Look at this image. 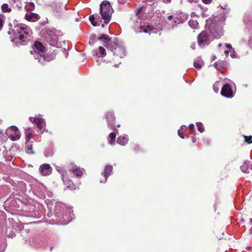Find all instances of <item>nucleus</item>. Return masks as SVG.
I'll list each match as a JSON object with an SVG mask.
<instances>
[{"instance_id": "nucleus-15", "label": "nucleus", "mask_w": 252, "mask_h": 252, "mask_svg": "<svg viewBox=\"0 0 252 252\" xmlns=\"http://www.w3.org/2000/svg\"><path fill=\"white\" fill-rule=\"evenodd\" d=\"M241 170L245 173H250V170H252V163L249 161L244 162L243 165L240 167Z\"/></svg>"}, {"instance_id": "nucleus-13", "label": "nucleus", "mask_w": 252, "mask_h": 252, "mask_svg": "<svg viewBox=\"0 0 252 252\" xmlns=\"http://www.w3.org/2000/svg\"><path fill=\"white\" fill-rule=\"evenodd\" d=\"M70 171L77 177H81L85 173V170L83 168L78 167L76 165H73Z\"/></svg>"}, {"instance_id": "nucleus-59", "label": "nucleus", "mask_w": 252, "mask_h": 252, "mask_svg": "<svg viewBox=\"0 0 252 252\" xmlns=\"http://www.w3.org/2000/svg\"><path fill=\"white\" fill-rule=\"evenodd\" d=\"M117 127H119V126H120V125H117Z\"/></svg>"}, {"instance_id": "nucleus-35", "label": "nucleus", "mask_w": 252, "mask_h": 252, "mask_svg": "<svg viewBox=\"0 0 252 252\" xmlns=\"http://www.w3.org/2000/svg\"><path fill=\"white\" fill-rule=\"evenodd\" d=\"M7 235L8 237L12 238L16 236V234L13 231L10 230Z\"/></svg>"}, {"instance_id": "nucleus-8", "label": "nucleus", "mask_w": 252, "mask_h": 252, "mask_svg": "<svg viewBox=\"0 0 252 252\" xmlns=\"http://www.w3.org/2000/svg\"><path fill=\"white\" fill-rule=\"evenodd\" d=\"M29 119L31 122H33L36 124L38 128L41 130L42 132L44 130L45 122L42 118L39 117L36 118L30 117Z\"/></svg>"}, {"instance_id": "nucleus-54", "label": "nucleus", "mask_w": 252, "mask_h": 252, "mask_svg": "<svg viewBox=\"0 0 252 252\" xmlns=\"http://www.w3.org/2000/svg\"><path fill=\"white\" fill-rule=\"evenodd\" d=\"M250 222L251 224H252V219H250Z\"/></svg>"}, {"instance_id": "nucleus-6", "label": "nucleus", "mask_w": 252, "mask_h": 252, "mask_svg": "<svg viewBox=\"0 0 252 252\" xmlns=\"http://www.w3.org/2000/svg\"><path fill=\"white\" fill-rule=\"evenodd\" d=\"M108 49L113 52L114 55L121 58L125 56L126 51L124 46L117 42H113Z\"/></svg>"}, {"instance_id": "nucleus-3", "label": "nucleus", "mask_w": 252, "mask_h": 252, "mask_svg": "<svg viewBox=\"0 0 252 252\" xmlns=\"http://www.w3.org/2000/svg\"><path fill=\"white\" fill-rule=\"evenodd\" d=\"M45 48L40 42H35L34 44L33 50L31 51V55H33L34 59L38 60V62L43 64L45 62H49L50 60L48 57H46L42 54L44 52Z\"/></svg>"}, {"instance_id": "nucleus-37", "label": "nucleus", "mask_w": 252, "mask_h": 252, "mask_svg": "<svg viewBox=\"0 0 252 252\" xmlns=\"http://www.w3.org/2000/svg\"><path fill=\"white\" fill-rule=\"evenodd\" d=\"M189 127L191 129V130H192V133H193L194 131V125L193 124H190L189 126Z\"/></svg>"}, {"instance_id": "nucleus-34", "label": "nucleus", "mask_w": 252, "mask_h": 252, "mask_svg": "<svg viewBox=\"0 0 252 252\" xmlns=\"http://www.w3.org/2000/svg\"><path fill=\"white\" fill-rule=\"evenodd\" d=\"M244 138L246 142L248 143V144H251L252 143V136H244Z\"/></svg>"}, {"instance_id": "nucleus-27", "label": "nucleus", "mask_w": 252, "mask_h": 252, "mask_svg": "<svg viewBox=\"0 0 252 252\" xmlns=\"http://www.w3.org/2000/svg\"><path fill=\"white\" fill-rule=\"evenodd\" d=\"M116 134L114 132H111L109 135V137L110 140L109 141L110 144L112 145L115 142Z\"/></svg>"}, {"instance_id": "nucleus-7", "label": "nucleus", "mask_w": 252, "mask_h": 252, "mask_svg": "<svg viewBox=\"0 0 252 252\" xmlns=\"http://www.w3.org/2000/svg\"><path fill=\"white\" fill-rule=\"evenodd\" d=\"M6 135L12 141H16L20 139L21 137L20 132L16 126H11L7 129Z\"/></svg>"}, {"instance_id": "nucleus-42", "label": "nucleus", "mask_w": 252, "mask_h": 252, "mask_svg": "<svg viewBox=\"0 0 252 252\" xmlns=\"http://www.w3.org/2000/svg\"><path fill=\"white\" fill-rule=\"evenodd\" d=\"M147 2L154 3L155 1H157L158 0H145Z\"/></svg>"}, {"instance_id": "nucleus-39", "label": "nucleus", "mask_w": 252, "mask_h": 252, "mask_svg": "<svg viewBox=\"0 0 252 252\" xmlns=\"http://www.w3.org/2000/svg\"><path fill=\"white\" fill-rule=\"evenodd\" d=\"M236 54L235 53V52L233 50V52L231 53V54H230V56L232 58H234L236 57Z\"/></svg>"}, {"instance_id": "nucleus-57", "label": "nucleus", "mask_w": 252, "mask_h": 252, "mask_svg": "<svg viewBox=\"0 0 252 252\" xmlns=\"http://www.w3.org/2000/svg\"><path fill=\"white\" fill-rule=\"evenodd\" d=\"M221 46V43H220L218 44V46L219 47H220Z\"/></svg>"}, {"instance_id": "nucleus-38", "label": "nucleus", "mask_w": 252, "mask_h": 252, "mask_svg": "<svg viewBox=\"0 0 252 252\" xmlns=\"http://www.w3.org/2000/svg\"><path fill=\"white\" fill-rule=\"evenodd\" d=\"M225 46H226L227 48H229V50H233V49L232 48V46H231V44H228V43H226V44H225Z\"/></svg>"}, {"instance_id": "nucleus-41", "label": "nucleus", "mask_w": 252, "mask_h": 252, "mask_svg": "<svg viewBox=\"0 0 252 252\" xmlns=\"http://www.w3.org/2000/svg\"><path fill=\"white\" fill-rule=\"evenodd\" d=\"M32 133H28L27 135V138L28 139H30L32 138Z\"/></svg>"}, {"instance_id": "nucleus-18", "label": "nucleus", "mask_w": 252, "mask_h": 252, "mask_svg": "<svg viewBox=\"0 0 252 252\" xmlns=\"http://www.w3.org/2000/svg\"><path fill=\"white\" fill-rule=\"evenodd\" d=\"M106 119L107 121L108 126H114L115 117H114V114L112 112H108L106 115Z\"/></svg>"}, {"instance_id": "nucleus-56", "label": "nucleus", "mask_w": 252, "mask_h": 252, "mask_svg": "<svg viewBox=\"0 0 252 252\" xmlns=\"http://www.w3.org/2000/svg\"><path fill=\"white\" fill-rule=\"evenodd\" d=\"M25 129H26V130H30V127H27Z\"/></svg>"}, {"instance_id": "nucleus-47", "label": "nucleus", "mask_w": 252, "mask_h": 252, "mask_svg": "<svg viewBox=\"0 0 252 252\" xmlns=\"http://www.w3.org/2000/svg\"><path fill=\"white\" fill-rule=\"evenodd\" d=\"M190 47L191 49L194 50L195 49V43H192L191 45H190Z\"/></svg>"}, {"instance_id": "nucleus-16", "label": "nucleus", "mask_w": 252, "mask_h": 252, "mask_svg": "<svg viewBox=\"0 0 252 252\" xmlns=\"http://www.w3.org/2000/svg\"><path fill=\"white\" fill-rule=\"evenodd\" d=\"M58 171L61 173L63 175V177H62V180L64 183V184L66 186V187L67 188H70V189H73L74 188V185L72 183V182L68 179L66 177H65L64 176V175H63V172L60 170V169H57Z\"/></svg>"}, {"instance_id": "nucleus-11", "label": "nucleus", "mask_w": 252, "mask_h": 252, "mask_svg": "<svg viewBox=\"0 0 252 252\" xmlns=\"http://www.w3.org/2000/svg\"><path fill=\"white\" fill-rule=\"evenodd\" d=\"M98 39L102 41L103 45L108 49L113 44V42L111 40L107 35L104 34L98 37Z\"/></svg>"}, {"instance_id": "nucleus-2", "label": "nucleus", "mask_w": 252, "mask_h": 252, "mask_svg": "<svg viewBox=\"0 0 252 252\" xmlns=\"http://www.w3.org/2000/svg\"><path fill=\"white\" fill-rule=\"evenodd\" d=\"M12 31L16 36L19 34L18 39L21 42L31 39L32 31L30 28L25 25H18L12 29Z\"/></svg>"}, {"instance_id": "nucleus-58", "label": "nucleus", "mask_w": 252, "mask_h": 252, "mask_svg": "<svg viewBox=\"0 0 252 252\" xmlns=\"http://www.w3.org/2000/svg\"><path fill=\"white\" fill-rule=\"evenodd\" d=\"M101 27H102V28H103V27H104V24H102L101 25Z\"/></svg>"}, {"instance_id": "nucleus-30", "label": "nucleus", "mask_w": 252, "mask_h": 252, "mask_svg": "<svg viewBox=\"0 0 252 252\" xmlns=\"http://www.w3.org/2000/svg\"><path fill=\"white\" fill-rule=\"evenodd\" d=\"M98 50L101 57L103 58L106 55V50L104 47L99 46Z\"/></svg>"}, {"instance_id": "nucleus-60", "label": "nucleus", "mask_w": 252, "mask_h": 252, "mask_svg": "<svg viewBox=\"0 0 252 252\" xmlns=\"http://www.w3.org/2000/svg\"><path fill=\"white\" fill-rule=\"evenodd\" d=\"M53 248L52 247H51V251H52Z\"/></svg>"}, {"instance_id": "nucleus-28", "label": "nucleus", "mask_w": 252, "mask_h": 252, "mask_svg": "<svg viewBox=\"0 0 252 252\" xmlns=\"http://www.w3.org/2000/svg\"><path fill=\"white\" fill-rule=\"evenodd\" d=\"M1 10L3 12H9L11 9L6 3H4L1 6Z\"/></svg>"}, {"instance_id": "nucleus-9", "label": "nucleus", "mask_w": 252, "mask_h": 252, "mask_svg": "<svg viewBox=\"0 0 252 252\" xmlns=\"http://www.w3.org/2000/svg\"><path fill=\"white\" fill-rule=\"evenodd\" d=\"M220 94L222 96L228 98H231L233 96L232 90L228 84H225L222 87Z\"/></svg>"}, {"instance_id": "nucleus-46", "label": "nucleus", "mask_w": 252, "mask_h": 252, "mask_svg": "<svg viewBox=\"0 0 252 252\" xmlns=\"http://www.w3.org/2000/svg\"><path fill=\"white\" fill-rule=\"evenodd\" d=\"M202 1L204 3H210L211 1V0H202Z\"/></svg>"}, {"instance_id": "nucleus-33", "label": "nucleus", "mask_w": 252, "mask_h": 252, "mask_svg": "<svg viewBox=\"0 0 252 252\" xmlns=\"http://www.w3.org/2000/svg\"><path fill=\"white\" fill-rule=\"evenodd\" d=\"M221 62H217L214 63V65L217 70H220L221 68Z\"/></svg>"}, {"instance_id": "nucleus-12", "label": "nucleus", "mask_w": 252, "mask_h": 252, "mask_svg": "<svg viewBox=\"0 0 252 252\" xmlns=\"http://www.w3.org/2000/svg\"><path fill=\"white\" fill-rule=\"evenodd\" d=\"M134 28L137 32H148L149 31H151L153 30L152 26L149 25L145 26L144 24H142L141 23L140 24L139 26H137H137L135 25Z\"/></svg>"}, {"instance_id": "nucleus-52", "label": "nucleus", "mask_w": 252, "mask_h": 252, "mask_svg": "<svg viewBox=\"0 0 252 252\" xmlns=\"http://www.w3.org/2000/svg\"><path fill=\"white\" fill-rule=\"evenodd\" d=\"M189 1L190 2H197L198 1V0H189Z\"/></svg>"}, {"instance_id": "nucleus-23", "label": "nucleus", "mask_w": 252, "mask_h": 252, "mask_svg": "<svg viewBox=\"0 0 252 252\" xmlns=\"http://www.w3.org/2000/svg\"><path fill=\"white\" fill-rule=\"evenodd\" d=\"M185 130H187V127L185 126H182L178 131L179 136L182 138H184L185 137L184 132Z\"/></svg>"}, {"instance_id": "nucleus-14", "label": "nucleus", "mask_w": 252, "mask_h": 252, "mask_svg": "<svg viewBox=\"0 0 252 252\" xmlns=\"http://www.w3.org/2000/svg\"><path fill=\"white\" fill-rule=\"evenodd\" d=\"M39 170L43 176H47L51 172V167L48 164H44L40 166Z\"/></svg>"}, {"instance_id": "nucleus-50", "label": "nucleus", "mask_w": 252, "mask_h": 252, "mask_svg": "<svg viewBox=\"0 0 252 252\" xmlns=\"http://www.w3.org/2000/svg\"><path fill=\"white\" fill-rule=\"evenodd\" d=\"M249 44H250V47L252 48V37L251 38V39L250 40Z\"/></svg>"}, {"instance_id": "nucleus-51", "label": "nucleus", "mask_w": 252, "mask_h": 252, "mask_svg": "<svg viewBox=\"0 0 252 252\" xmlns=\"http://www.w3.org/2000/svg\"><path fill=\"white\" fill-rule=\"evenodd\" d=\"M39 188L42 189L44 188V186L43 184H39Z\"/></svg>"}, {"instance_id": "nucleus-26", "label": "nucleus", "mask_w": 252, "mask_h": 252, "mask_svg": "<svg viewBox=\"0 0 252 252\" xmlns=\"http://www.w3.org/2000/svg\"><path fill=\"white\" fill-rule=\"evenodd\" d=\"M97 40H98V38L95 34L92 35L90 38L89 44L93 46L94 44V43Z\"/></svg>"}, {"instance_id": "nucleus-44", "label": "nucleus", "mask_w": 252, "mask_h": 252, "mask_svg": "<svg viewBox=\"0 0 252 252\" xmlns=\"http://www.w3.org/2000/svg\"><path fill=\"white\" fill-rule=\"evenodd\" d=\"M173 19H174V17H173V16L172 15H170V16L167 17V19L169 21H172Z\"/></svg>"}, {"instance_id": "nucleus-21", "label": "nucleus", "mask_w": 252, "mask_h": 252, "mask_svg": "<svg viewBox=\"0 0 252 252\" xmlns=\"http://www.w3.org/2000/svg\"><path fill=\"white\" fill-rule=\"evenodd\" d=\"M189 25L192 29H196L198 28V23L196 20H190L188 22Z\"/></svg>"}, {"instance_id": "nucleus-24", "label": "nucleus", "mask_w": 252, "mask_h": 252, "mask_svg": "<svg viewBox=\"0 0 252 252\" xmlns=\"http://www.w3.org/2000/svg\"><path fill=\"white\" fill-rule=\"evenodd\" d=\"M89 20L94 26H97L100 25V22L95 21V17L94 15H92L89 17Z\"/></svg>"}, {"instance_id": "nucleus-20", "label": "nucleus", "mask_w": 252, "mask_h": 252, "mask_svg": "<svg viewBox=\"0 0 252 252\" xmlns=\"http://www.w3.org/2000/svg\"><path fill=\"white\" fill-rule=\"evenodd\" d=\"M128 138L126 135L119 136L117 139V143L123 146H125L128 142Z\"/></svg>"}, {"instance_id": "nucleus-53", "label": "nucleus", "mask_w": 252, "mask_h": 252, "mask_svg": "<svg viewBox=\"0 0 252 252\" xmlns=\"http://www.w3.org/2000/svg\"><path fill=\"white\" fill-rule=\"evenodd\" d=\"M213 88L216 92H217L218 91V89L215 88V85H214Z\"/></svg>"}, {"instance_id": "nucleus-22", "label": "nucleus", "mask_w": 252, "mask_h": 252, "mask_svg": "<svg viewBox=\"0 0 252 252\" xmlns=\"http://www.w3.org/2000/svg\"><path fill=\"white\" fill-rule=\"evenodd\" d=\"M26 152L29 154H33L34 152L32 150V144L31 142H29L26 143Z\"/></svg>"}, {"instance_id": "nucleus-29", "label": "nucleus", "mask_w": 252, "mask_h": 252, "mask_svg": "<svg viewBox=\"0 0 252 252\" xmlns=\"http://www.w3.org/2000/svg\"><path fill=\"white\" fill-rule=\"evenodd\" d=\"M59 9L58 8H55L54 9V12H56L57 13H60V12L63 11L65 9V5L64 4H63V3L60 4L59 5Z\"/></svg>"}, {"instance_id": "nucleus-31", "label": "nucleus", "mask_w": 252, "mask_h": 252, "mask_svg": "<svg viewBox=\"0 0 252 252\" xmlns=\"http://www.w3.org/2000/svg\"><path fill=\"white\" fill-rule=\"evenodd\" d=\"M251 17L249 15H246L244 17V22L247 26H249V22H251Z\"/></svg>"}, {"instance_id": "nucleus-32", "label": "nucleus", "mask_w": 252, "mask_h": 252, "mask_svg": "<svg viewBox=\"0 0 252 252\" xmlns=\"http://www.w3.org/2000/svg\"><path fill=\"white\" fill-rule=\"evenodd\" d=\"M196 126L198 130L200 132H202L204 131V128L203 125L201 123H196Z\"/></svg>"}, {"instance_id": "nucleus-25", "label": "nucleus", "mask_w": 252, "mask_h": 252, "mask_svg": "<svg viewBox=\"0 0 252 252\" xmlns=\"http://www.w3.org/2000/svg\"><path fill=\"white\" fill-rule=\"evenodd\" d=\"M25 8L27 11H32L34 8V4L33 2H30L25 5Z\"/></svg>"}, {"instance_id": "nucleus-19", "label": "nucleus", "mask_w": 252, "mask_h": 252, "mask_svg": "<svg viewBox=\"0 0 252 252\" xmlns=\"http://www.w3.org/2000/svg\"><path fill=\"white\" fill-rule=\"evenodd\" d=\"M25 18L29 21L34 22L39 19V15L33 13L26 14L25 15Z\"/></svg>"}, {"instance_id": "nucleus-36", "label": "nucleus", "mask_w": 252, "mask_h": 252, "mask_svg": "<svg viewBox=\"0 0 252 252\" xmlns=\"http://www.w3.org/2000/svg\"><path fill=\"white\" fill-rule=\"evenodd\" d=\"M193 66L194 67L197 69H200L201 68V64L197 62H194Z\"/></svg>"}, {"instance_id": "nucleus-55", "label": "nucleus", "mask_w": 252, "mask_h": 252, "mask_svg": "<svg viewBox=\"0 0 252 252\" xmlns=\"http://www.w3.org/2000/svg\"><path fill=\"white\" fill-rule=\"evenodd\" d=\"M250 233L252 234V227L250 229Z\"/></svg>"}, {"instance_id": "nucleus-40", "label": "nucleus", "mask_w": 252, "mask_h": 252, "mask_svg": "<svg viewBox=\"0 0 252 252\" xmlns=\"http://www.w3.org/2000/svg\"><path fill=\"white\" fill-rule=\"evenodd\" d=\"M3 21H2V19L1 18V17H0V30L1 29V28L3 26Z\"/></svg>"}, {"instance_id": "nucleus-17", "label": "nucleus", "mask_w": 252, "mask_h": 252, "mask_svg": "<svg viewBox=\"0 0 252 252\" xmlns=\"http://www.w3.org/2000/svg\"><path fill=\"white\" fill-rule=\"evenodd\" d=\"M186 19L181 16H176L174 18L173 20L170 22L173 27H176L177 24L183 23L185 22Z\"/></svg>"}, {"instance_id": "nucleus-45", "label": "nucleus", "mask_w": 252, "mask_h": 252, "mask_svg": "<svg viewBox=\"0 0 252 252\" xmlns=\"http://www.w3.org/2000/svg\"><path fill=\"white\" fill-rule=\"evenodd\" d=\"M13 0V1L14 3H17L16 4V5H17V6H19V3H20V2H19L20 0Z\"/></svg>"}, {"instance_id": "nucleus-10", "label": "nucleus", "mask_w": 252, "mask_h": 252, "mask_svg": "<svg viewBox=\"0 0 252 252\" xmlns=\"http://www.w3.org/2000/svg\"><path fill=\"white\" fill-rule=\"evenodd\" d=\"M113 170V167L111 165H107L105 166L103 171L101 173V175L104 177L103 180H100V183H105L108 177L112 174Z\"/></svg>"}, {"instance_id": "nucleus-5", "label": "nucleus", "mask_w": 252, "mask_h": 252, "mask_svg": "<svg viewBox=\"0 0 252 252\" xmlns=\"http://www.w3.org/2000/svg\"><path fill=\"white\" fill-rule=\"evenodd\" d=\"M48 41L50 45L60 48L62 46V42L60 40L61 36L59 35V32L55 30H49L48 32Z\"/></svg>"}, {"instance_id": "nucleus-48", "label": "nucleus", "mask_w": 252, "mask_h": 252, "mask_svg": "<svg viewBox=\"0 0 252 252\" xmlns=\"http://www.w3.org/2000/svg\"><path fill=\"white\" fill-rule=\"evenodd\" d=\"M192 141L193 143H194L196 141V137L195 136H192L191 137Z\"/></svg>"}, {"instance_id": "nucleus-1", "label": "nucleus", "mask_w": 252, "mask_h": 252, "mask_svg": "<svg viewBox=\"0 0 252 252\" xmlns=\"http://www.w3.org/2000/svg\"><path fill=\"white\" fill-rule=\"evenodd\" d=\"M210 34L207 31L202 32L197 37L198 44L200 47L208 45L215 38H219L223 35L222 24L211 22L209 26Z\"/></svg>"}, {"instance_id": "nucleus-49", "label": "nucleus", "mask_w": 252, "mask_h": 252, "mask_svg": "<svg viewBox=\"0 0 252 252\" xmlns=\"http://www.w3.org/2000/svg\"><path fill=\"white\" fill-rule=\"evenodd\" d=\"M231 50H225L224 51V53H225V54L226 55V56H228V54H229V53L230 52Z\"/></svg>"}, {"instance_id": "nucleus-4", "label": "nucleus", "mask_w": 252, "mask_h": 252, "mask_svg": "<svg viewBox=\"0 0 252 252\" xmlns=\"http://www.w3.org/2000/svg\"><path fill=\"white\" fill-rule=\"evenodd\" d=\"M113 10L108 1H103L100 5V13L104 23L107 24L109 23Z\"/></svg>"}, {"instance_id": "nucleus-43", "label": "nucleus", "mask_w": 252, "mask_h": 252, "mask_svg": "<svg viewBox=\"0 0 252 252\" xmlns=\"http://www.w3.org/2000/svg\"><path fill=\"white\" fill-rule=\"evenodd\" d=\"M162 1L166 4L170 3L171 2V0H162Z\"/></svg>"}]
</instances>
